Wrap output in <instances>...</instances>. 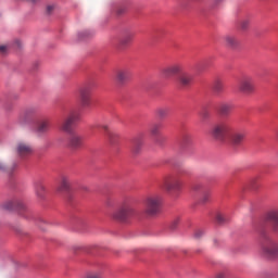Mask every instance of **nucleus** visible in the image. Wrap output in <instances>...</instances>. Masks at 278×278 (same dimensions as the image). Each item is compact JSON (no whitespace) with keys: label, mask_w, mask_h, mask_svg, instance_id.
I'll list each match as a JSON object with an SVG mask.
<instances>
[{"label":"nucleus","mask_w":278,"mask_h":278,"mask_svg":"<svg viewBox=\"0 0 278 278\" xmlns=\"http://www.w3.org/2000/svg\"><path fill=\"white\" fill-rule=\"evenodd\" d=\"M231 124L229 122H222L213 126L211 130V136L215 138V140L224 141L229 139V142L233 144V147H240L244 141L247 134L244 131H232Z\"/></svg>","instance_id":"nucleus-1"},{"label":"nucleus","mask_w":278,"mask_h":278,"mask_svg":"<svg viewBox=\"0 0 278 278\" xmlns=\"http://www.w3.org/2000/svg\"><path fill=\"white\" fill-rule=\"evenodd\" d=\"M135 216L136 208L134 207V203L131 201H125L112 213L111 218L118 223H128V220H131Z\"/></svg>","instance_id":"nucleus-2"},{"label":"nucleus","mask_w":278,"mask_h":278,"mask_svg":"<svg viewBox=\"0 0 278 278\" xmlns=\"http://www.w3.org/2000/svg\"><path fill=\"white\" fill-rule=\"evenodd\" d=\"M162 207V198L160 195H150L144 201V213L147 216H157Z\"/></svg>","instance_id":"nucleus-3"},{"label":"nucleus","mask_w":278,"mask_h":278,"mask_svg":"<svg viewBox=\"0 0 278 278\" xmlns=\"http://www.w3.org/2000/svg\"><path fill=\"white\" fill-rule=\"evenodd\" d=\"M184 186V180L177 175L166 176L163 179V188L167 192H179Z\"/></svg>","instance_id":"nucleus-4"},{"label":"nucleus","mask_w":278,"mask_h":278,"mask_svg":"<svg viewBox=\"0 0 278 278\" xmlns=\"http://www.w3.org/2000/svg\"><path fill=\"white\" fill-rule=\"evenodd\" d=\"M80 121V115L77 112L70 113L61 123V131L73 134V128Z\"/></svg>","instance_id":"nucleus-5"},{"label":"nucleus","mask_w":278,"mask_h":278,"mask_svg":"<svg viewBox=\"0 0 278 278\" xmlns=\"http://www.w3.org/2000/svg\"><path fill=\"white\" fill-rule=\"evenodd\" d=\"M261 254L263 257H267L268 260L278 257V243L273 240H268L266 243H263Z\"/></svg>","instance_id":"nucleus-6"},{"label":"nucleus","mask_w":278,"mask_h":278,"mask_svg":"<svg viewBox=\"0 0 278 278\" xmlns=\"http://www.w3.org/2000/svg\"><path fill=\"white\" fill-rule=\"evenodd\" d=\"M134 38H136V33L132 29H124L118 40L117 49L122 50L125 49V47H129V43L134 42Z\"/></svg>","instance_id":"nucleus-7"},{"label":"nucleus","mask_w":278,"mask_h":278,"mask_svg":"<svg viewBox=\"0 0 278 278\" xmlns=\"http://www.w3.org/2000/svg\"><path fill=\"white\" fill-rule=\"evenodd\" d=\"M184 71V67L179 63H174L172 65H167L161 68V75L165 79H170V77H175V75H179Z\"/></svg>","instance_id":"nucleus-8"},{"label":"nucleus","mask_w":278,"mask_h":278,"mask_svg":"<svg viewBox=\"0 0 278 278\" xmlns=\"http://www.w3.org/2000/svg\"><path fill=\"white\" fill-rule=\"evenodd\" d=\"M15 153L18 155V157L25 160V157H29V155L34 153V148L31 144L21 141L15 147Z\"/></svg>","instance_id":"nucleus-9"},{"label":"nucleus","mask_w":278,"mask_h":278,"mask_svg":"<svg viewBox=\"0 0 278 278\" xmlns=\"http://www.w3.org/2000/svg\"><path fill=\"white\" fill-rule=\"evenodd\" d=\"M239 90L244 94H251L255 90V85H253V77L243 76L239 81Z\"/></svg>","instance_id":"nucleus-10"},{"label":"nucleus","mask_w":278,"mask_h":278,"mask_svg":"<svg viewBox=\"0 0 278 278\" xmlns=\"http://www.w3.org/2000/svg\"><path fill=\"white\" fill-rule=\"evenodd\" d=\"M2 207L7 212H21V210H25V203L18 199L9 200L2 204Z\"/></svg>","instance_id":"nucleus-11"},{"label":"nucleus","mask_w":278,"mask_h":278,"mask_svg":"<svg viewBox=\"0 0 278 278\" xmlns=\"http://www.w3.org/2000/svg\"><path fill=\"white\" fill-rule=\"evenodd\" d=\"M131 79V71L129 68H121L115 73V80L119 86H125Z\"/></svg>","instance_id":"nucleus-12"},{"label":"nucleus","mask_w":278,"mask_h":278,"mask_svg":"<svg viewBox=\"0 0 278 278\" xmlns=\"http://www.w3.org/2000/svg\"><path fill=\"white\" fill-rule=\"evenodd\" d=\"M51 129V121L49 119H41L39 121L35 128L34 131L37 134V136H45L46 134H49V130Z\"/></svg>","instance_id":"nucleus-13"},{"label":"nucleus","mask_w":278,"mask_h":278,"mask_svg":"<svg viewBox=\"0 0 278 278\" xmlns=\"http://www.w3.org/2000/svg\"><path fill=\"white\" fill-rule=\"evenodd\" d=\"M78 92H79V99L83 108H88L90 105V94H91L90 86L80 87Z\"/></svg>","instance_id":"nucleus-14"},{"label":"nucleus","mask_w":278,"mask_h":278,"mask_svg":"<svg viewBox=\"0 0 278 278\" xmlns=\"http://www.w3.org/2000/svg\"><path fill=\"white\" fill-rule=\"evenodd\" d=\"M142 147H144V135H137L131 141L132 153H135V155H138V153L142 151Z\"/></svg>","instance_id":"nucleus-15"},{"label":"nucleus","mask_w":278,"mask_h":278,"mask_svg":"<svg viewBox=\"0 0 278 278\" xmlns=\"http://www.w3.org/2000/svg\"><path fill=\"white\" fill-rule=\"evenodd\" d=\"M84 144V137L79 135H72L68 140V146L71 149H74V151H77V149H81Z\"/></svg>","instance_id":"nucleus-16"},{"label":"nucleus","mask_w":278,"mask_h":278,"mask_svg":"<svg viewBox=\"0 0 278 278\" xmlns=\"http://www.w3.org/2000/svg\"><path fill=\"white\" fill-rule=\"evenodd\" d=\"M224 42L226 47H229L230 49H238V47H240V40L233 35H226L224 37Z\"/></svg>","instance_id":"nucleus-17"},{"label":"nucleus","mask_w":278,"mask_h":278,"mask_svg":"<svg viewBox=\"0 0 278 278\" xmlns=\"http://www.w3.org/2000/svg\"><path fill=\"white\" fill-rule=\"evenodd\" d=\"M68 190H71V178L62 176L58 192H68Z\"/></svg>","instance_id":"nucleus-18"},{"label":"nucleus","mask_w":278,"mask_h":278,"mask_svg":"<svg viewBox=\"0 0 278 278\" xmlns=\"http://www.w3.org/2000/svg\"><path fill=\"white\" fill-rule=\"evenodd\" d=\"M213 90L215 94H222L225 90V83L220 78H215L213 81Z\"/></svg>","instance_id":"nucleus-19"},{"label":"nucleus","mask_w":278,"mask_h":278,"mask_svg":"<svg viewBox=\"0 0 278 278\" xmlns=\"http://www.w3.org/2000/svg\"><path fill=\"white\" fill-rule=\"evenodd\" d=\"M231 110H233V106L230 103H222L218 106V112L222 116H229Z\"/></svg>","instance_id":"nucleus-20"},{"label":"nucleus","mask_w":278,"mask_h":278,"mask_svg":"<svg viewBox=\"0 0 278 278\" xmlns=\"http://www.w3.org/2000/svg\"><path fill=\"white\" fill-rule=\"evenodd\" d=\"M179 84L184 87H188L192 84V75L190 74H181L179 76Z\"/></svg>","instance_id":"nucleus-21"},{"label":"nucleus","mask_w":278,"mask_h":278,"mask_svg":"<svg viewBox=\"0 0 278 278\" xmlns=\"http://www.w3.org/2000/svg\"><path fill=\"white\" fill-rule=\"evenodd\" d=\"M238 27L240 31H249V27H251V20L243 18L238 22Z\"/></svg>","instance_id":"nucleus-22"},{"label":"nucleus","mask_w":278,"mask_h":278,"mask_svg":"<svg viewBox=\"0 0 278 278\" xmlns=\"http://www.w3.org/2000/svg\"><path fill=\"white\" fill-rule=\"evenodd\" d=\"M266 220H269L270 223H275V225H278V211H271L266 215Z\"/></svg>","instance_id":"nucleus-23"},{"label":"nucleus","mask_w":278,"mask_h":278,"mask_svg":"<svg viewBox=\"0 0 278 278\" xmlns=\"http://www.w3.org/2000/svg\"><path fill=\"white\" fill-rule=\"evenodd\" d=\"M168 108L166 106H161L159 109H156V115L159 116V118H166V116H168Z\"/></svg>","instance_id":"nucleus-24"},{"label":"nucleus","mask_w":278,"mask_h":278,"mask_svg":"<svg viewBox=\"0 0 278 278\" xmlns=\"http://www.w3.org/2000/svg\"><path fill=\"white\" fill-rule=\"evenodd\" d=\"M101 127H102V129H104V131H106V136H108L111 144H114V138H116V135L114 132L110 131V128L108 127V125H102Z\"/></svg>","instance_id":"nucleus-25"},{"label":"nucleus","mask_w":278,"mask_h":278,"mask_svg":"<svg viewBox=\"0 0 278 278\" xmlns=\"http://www.w3.org/2000/svg\"><path fill=\"white\" fill-rule=\"evenodd\" d=\"M215 219H216V223H218V225H223V223H227V216H225L223 213H217L215 215Z\"/></svg>","instance_id":"nucleus-26"},{"label":"nucleus","mask_w":278,"mask_h":278,"mask_svg":"<svg viewBox=\"0 0 278 278\" xmlns=\"http://www.w3.org/2000/svg\"><path fill=\"white\" fill-rule=\"evenodd\" d=\"M181 223V217H175L174 220L169 225V229L175 230L177 226Z\"/></svg>","instance_id":"nucleus-27"},{"label":"nucleus","mask_w":278,"mask_h":278,"mask_svg":"<svg viewBox=\"0 0 278 278\" xmlns=\"http://www.w3.org/2000/svg\"><path fill=\"white\" fill-rule=\"evenodd\" d=\"M90 36H92V33H90L88 30H84V31L78 34L79 40H84L86 38H90Z\"/></svg>","instance_id":"nucleus-28"},{"label":"nucleus","mask_w":278,"mask_h":278,"mask_svg":"<svg viewBox=\"0 0 278 278\" xmlns=\"http://www.w3.org/2000/svg\"><path fill=\"white\" fill-rule=\"evenodd\" d=\"M160 129H161V126L160 124H154L152 127H151V134L152 136H157V134H160Z\"/></svg>","instance_id":"nucleus-29"},{"label":"nucleus","mask_w":278,"mask_h":278,"mask_svg":"<svg viewBox=\"0 0 278 278\" xmlns=\"http://www.w3.org/2000/svg\"><path fill=\"white\" fill-rule=\"evenodd\" d=\"M36 192H37V195H38L40 199H42V197H45V186L38 185Z\"/></svg>","instance_id":"nucleus-30"},{"label":"nucleus","mask_w":278,"mask_h":278,"mask_svg":"<svg viewBox=\"0 0 278 278\" xmlns=\"http://www.w3.org/2000/svg\"><path fill=\"white\" fill-rule=\"evenodd\" d=\"M36 112L35 109H26L23 113H22V116L24 118H27L29 116H31V114H34Z\"/></svg>","instance_id":"nucleus-31"},{"label":"nucleus","mask_w":278,"mask_h":278,"mask_svg":"<svg viewBox=\"0 0 278 278\" xmlns=\"http://www.w3.org/2000/svg\"><path fill=\"white\" fill-rule=\"evenodd\" d=\"M203 235H204V232L202 229H197L193 233V237L195 240H201V238H203Z\"/></svg>","instance_id":"nucleus-32"},{"label":"nucleus","mask_w":278,"mask_h":278,"mask_svg":"<svg viewBox=\"0 0 278 278\" xmlns=\"http://www.w3.org/2000/svg\"><path fill=\"white\" fill-rule=\"evenodd\" d=\"M200 201L201 203H207V201H210V192H205Z\"/></svg>","instance_id":"nucleus-33"},{"label":"nucleus","mask_w":278,"mask_h":278,"mask_svg":"<svg viewBox=\"0 0 278 278\" xmlns=\"http://www.w3.org/2000/svg\"><path fill=\"white\" fill-rule=\"evenodd\" d=\"M202 118L205 121L206 118H210V113L207 111H204L201 113Z\"/></svg>","instance_id":"nucleus-34"},{"label":"nucleus","mask_w":278,"mask_h":278,"mask_svg":"<svg viewBox=\"0 0 278 278\" xmlns=\"http://www.w3.org/2000/svg\"><path fill=\"white\" fill-rule=\"evenodd\" d=\"M192 190H194V192L201 190V185H199V184L193 185Z\"/></svg>","instance_id":"nucleus-35"},{"label":"nucleus","mask_w":278,"mask_h":278,"mask_svg":"<svg viewBox=\"0 0 278 278\" xmlns=\"http://www.w3.org/2000/svg\"><path fill=\"white\" fill-rule=\"evenodd\" d=\"M101 274H91L87 278H101Z\"/></svg>","instance_id":"nucleus-36"},{"label":"nucleus","mask_w":278,"mask_h":278,"mask_svg":"<svg viewBox=\"0 0 278 278\" xmlns=\"http://www.w3.org/2000/svg\"><path fill=\"white\" fill-rule=\"evenodd\" d=\"M215 278H227V275L225 273H219Z\"/></svg>","instance_id":"nucleus-37"},{"label":"nucleus","mask_w":278,"mask_h":278,"mask_svg":"<svg viewBox=\"0 0 278 278\" xmlns=\"http://www.w3.org/2000/svg\"><path fill=\"white\" fill-rule=\"evenodd\" d=\"M184 142H185L186 144H188V142H190V136L186 135V136L184 137Z\"/></svg>","instance_id":"nucleus-38"},{"label":"nucleus","mask_w":278,"mask_h":278,"mask_svg":"<svg viewBox=\"0 0 278 278\" xmlns=\"http://www.w3.org/2000/svg\"><path fill=\"white\" fill-rule=\"evenodd\" d=\"M7 49H8V47H5V46H0V51H1V53H5Z\"/></svg>","instance_id":"nucleus-39"},{"label":"nucleus","mask_w":278,"mask_h":278,"mask_svg":"<svg viewBox=\"0 0 278 278\" xmlns=\"http://www.w3.org/2000/svg\"><path fill=\"white\" fill-rule=\"evenodd\" d=\"M116 12H117L118 15H121V14H123V12H125V9H117Z\"/></svg>","instance_id":"nucleus-40"},{"label":"nucleus","mask_w":278,"mask_h":278,"mask_svg":"<svg viewBox=\"0 0 278 278\" xmlns=\"http://www.w3.org/2000/svg\"><path fill=\"white\" fill-rule=\"evenodd\" d=\"M47 11H48L49 13H51V12L53 11V5H49V7L47 8Z\"/></svg>","instance_id":"nucleus-41"},{"label":"nucleus","mask_w":278,"mask_h":278,"mask_svg":"<svg viewBox=\"0 0 278 278\" xmlns=\"http://www.w3.org/2000/svg\"><path fill=\"white\" fill-rule=\"evenodd\" d=\"M0 170H3V165L2 164H0Z\"/></svg>","instance_id":"nucleus-42"},{"label":"nucleus","mask_w":278,"mask_h":278,"mask_svg":"<svg viewBox=\"0 0 278 278\" xmlns=\"http://www.w3.org/2000/svg\"><path fill=\"white\" fill-rule=\"evenodd\" d=\"M274 229H275V231H277V229H278L277 226H275Z\"/></svg>","instance_id":"nucleus-43"},{"label":"nucleus","mask_w":278,"mask_h":278,"mask_svg":"<svg viewBox=\"0 0 278 278\" xmlns=\"http://www.w3.org/2000/svg\"><path fill=\"white\" fill-rule=\"evenodd\" d=\"M13 168H16V164L13 165Z\"/></svg>","instance_id":"nucleus-44"},{"label":"nucleus","mask_w":278,"mask_h":278,"mask_svg":"<svg viewBox=\"0 0 278 278\" xmlns=\"http://www.w3.org/2000/svg\"><path fill=\"white\" fill-rule=\"evenodd\" d=\"M101 278H104L103 276H101Z\"/></svg>","instance_id":"nucleus-45"}]
</instances>
